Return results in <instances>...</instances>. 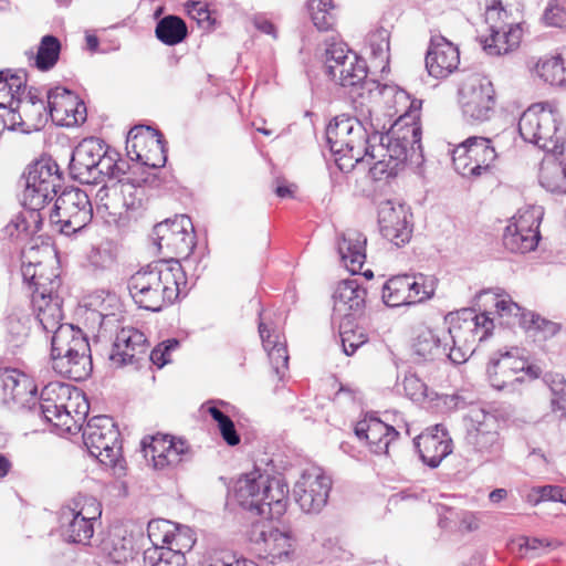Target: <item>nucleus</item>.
<instances>
[{
	"label": "nucleus",
	"mask_w": 566,
	"mask_h": 566,
	"mask_svg": "<svg viewBox=\"0 0 566 566\" xmlns=\"http://www.w3.org/2000/svg\"><path fill=\"white\" fill-rule=\"evenodd\" d=\"M493 327V318L486 313L476 314L472 308H462L450 315L447 331L424 329L418 334L412 345L415 361L465 363L474 352L476 336L480 342L484 340Z\"/></svg>",
	"instance_id": "obj_1"
},
{
	"label": "nucleus",
	"mask_w": 566,
	"mask_h": 566,
	"mask_svg": "<svg viewBox=\"0 0 566 566\" xmlns=\"http://www.w3.org/2000/svg\"><path fill=\"white\" fill-rule=\"evenodd\" d=\"M186 273L177 259L158 260L134 273L127 289L134 303L143 310L159 312L187 294Z\"/></svg>",
	"instance_id": "obj_2"
},
{
	"label": "nucleus",
	"mask_w": 566,
	"mask_h": 566,
	"mask_svg": "<svg viewBox=\"0 0 566 566\" xmlns=\"http://www.w3.org/2000/svg\"><path fill=\"white\" fill-rule=\"evenodd\" d=\"M289 488L280 476H271L259 469L239 479L235 499L239 505L266 520H279L287 507Z\"/></svg>",
	"instance_id": "obj_3"
},
{
	"label": "nucleus",
	"mask_w": 566,
	"mask_h": 566,
	"mask_svg": "<svg viewBox=\"0 0 566 566\" xmlns=\"http://www.w3.org/2000/svg\"><path fill=\"white\" fill-rule=\"evenodd\" d=\"M50 355L52 368L64 378L83 381L93 370L90 343L84 333L72 324L54 329Z\"/></svg>",
	"instance_id": "obj_4"
},
{
	"label": "nucleus",
	"mask_w": 566,
	"mask_h": 566,
	"mask_svg": "<svg viewBox=\"0 0 566 566\" xmlns=\"http://www.w3.org/2000/svg\"><path fill=\"white\" fill-rule=\"evenodd\" d=\"M126 163L118 153L105 147L96 137L83 139L72 151L70 175L81 184L97 185L107 177L117 178Z\"/></svg>",
	"instance_id": "obj_5"
},
{
	"label": "nucleus",
	"mask_w": 566,
	"mask_h": 566,
	"mask_svg": "<svg viewBox=\"0 0 566 566\" xmlns=\"http://www.w3.org/2000/svg\"><path fill=\"white\" fill-rule=\"evenodd\" d=\"M107 184L96 193L97 212L102 213L106 222L118 227L128 221V211L136 210L144 199V185L148 182V176H126L125 166L117 178L107 177Z\"/></svg>",
	"instance_id": "obj_6"
},
{
	"label": "nucleus",
	"mask_w": 566,
	"mask_h": 566,
	"mask_svg": "<svg viewBox=\"0 0 566 566\" xmlns=\"http://www.w3.org/2000/svg\"><path fill=\"white\" fill-rule=\"evenodd\" d=\"M521 137L546 153L562 155L566 140L559 113L549 103L531 105L520 117Z\"/></svg>",
	"instance_id": "obj_7"
},
{
	"label": "nucleus",
	"mask_w": 566,
	"mask_h": 566,
	"mask_svg": "<svg viewBox=\"0 0 566 566\" xmlns=\"http://www.w3.org/2000/svg\"><path fill=\"white\" fill-rule=\"evenodd\" d=\"M411 117L415 118L411 114L400 116L386 134H381L379 129L374 132L373 138L376 143L371 147L370 159L388 157L390 163L399 167L408 159L416 164L422 159L421 129L415 123H408L407 119Z\"/></svg>",
	"instance_id": "obj_8"
},
{
	"label": "nucleus",
	"mask_w": 566,
	"mask_h": 566,
	"mask_svg": "<svg viewBox=\"0 0 566 566\" xmlns=\"http://www.w3.org/2000/svg\"><path fill=\"white\" fill-rule=\"evenodd\" d=\"M102 515V505L93 496L78 495L60 513V532L67 543L88 545L94 524Z\"/></svg>",
	"instance_id": "obj_9"
},
{
	"label": "nucleus",
	"mask_w": 566,
	"mask_h": 566,
	"mask_svg": "<svg viewBox=\"0 0 566 566\" xmlns=\"http://www.w3.org/2000/svg\"><path fill=\"white\" fill-rule=\"evenodd\" d=\"M488 378L490 385L496 390L515 391L517 386L526 379H536L541 368L530 365L520 355L518 348L493 354L488 364Z\"/></svg>",
	"instance_id": "obj_10"
},
{
	"label": "nucleus",
	"mask_w": 566,
	"mask_h": 566,
	"mask_svg": "<svg viewBox=\"0 0 566 566\" xmlns=\"http://www.w3.org/2000/svg\"><path fill=\"white\" fill-rule=\"evenodd\" d=\"M50 222L59 227L65 235L77 233L93 218V208L88 195L77 187H66L56 197L49 213Z\"/></svg>",
	"instance_id": "obj_11"
},
{
	"label": "nucleus",
	"mask_w": 566,
	"mask_h": 566,
	"mask_svg": "<svg viewBox=\"0 0 566 566\" xmlns=\"http://www.w3.org/2000/svg\"><path fill=\"white\" fill-rule=\"evenodd\" d=\"M325 69L332 81L344 88H349L350 93L363 87L367 78L366 61L343 42L327 44Z\"/></svg>",
	"instance_id": "obj_12"
},
{
	"label": "nucleus",
	"mask_w": 566,
	"mask_h": 566,
	"mask_svg": "<svg viewBox=\"0 0 566 566\" xmlns=\"http://www.w3.org/2000/svg\"><path fill=\"white\" fill-rule=\"evenodd\" d=\"M83 441L90 454L101 463L116 467L122 454L119 431L108 416H95L83 428Z\"/></svg>",
	"instance_id": "obj_13"
},
{
	"label": "nucleus",
	"mask_w": 566,
	"mask_h": 566,
	"mask_svg": "<svg viewBox=\"0 0 566 566\" xmlns=\"http://www.w3.org/2000/svg\"><path fill=\"white\" fill-rule=\"evenodd\" d=\"M73 395L75 400L81 398V394L71 385L52 381L43 387L40 401L30 408L46 422L70 432L73 421L70 410Z\"/></svg>",
	"instance_id": "obj_14"
},
{
	"label": "nucleus",
	"mask_w": 566,
	"mask_h": 566,
	"mask_svg": "<svg viewBox=\"0 0 566 566\" xmlns=\"http://www.w3.org/2000/svg\"><path fill=\"white\" fill-rule=\"evenodd\" d=\"M494 142L486 137L472 136L452 151L454 169L463 177H480L489 171L497 158Z\"/></svg>",
	"instance_id": "obj_15"
},
{
	"label": "nucleus",
	"mask_w": 566,
	"mask_h": 566,
	"mask_svg": "<svg viewBox=\"0 0 566 566\" xmlns=\"http://www.w3.org/2000/svg\"><path fill=\"white\" fill-rule=\"evenodd\" d=\"M459 103L468 119L489 120L495 107V92L491 81L480 74H470L459 88Z\"/></svg>",
	"instance_id": "obj_16"
},
{
	"label": "nucleus",
	"mask_w": 566,
	"mask_h": 566,
	"mask_svg": "<svg viewBox=\"0 0 566 566\" xmlns=\"http://www.w3.org/2000/svg\"><path fill=\"white\" fill-rule=\"evenodd\" d=\"M436 290V280L422 273L397 275L382 286V301L389 307L411 305L430 298Z\"/></svg>",
	"instance_id": "obj_17"
},
{
	"label": "nucleus",
	"mask_w": 566,
	"mask_h": 566,
	"mask_svg": "<svg viewBox=\"0 0 566 566\" xmlns=\"http://www.w3.org/2000/svg\"><path fill=\"white\" fill-rule=\"evenodd\" d=\"M543 211L541 207H528L518 210L503 234V245L513 253H526L535 250L538 244L539 224Z\"/></svg>",
	"instance_id": "obj_18"
},
{
	"label": "nucleus",
	"mask_w": 566,
	"mask_h": 566,
	"mask_svg": "<svg viewBox=\"0 0 566 566\" xmlns=\"http://www.w3.org/2000/svg\"><path fill=\"white\" fill-rule=\"evenodd\" d=\"M467 444L483 461H491L501 455L503 442L496 430V420L492 415L479 413L472 419L465 436Z\"/></svg>",
	"instance_id": "obj_19"
},
{
	"label": "nucleus",
	"mask_w": 566,
	"mask_h": 566,
	"mask_svg": "<svg viewBox=\"0 0 566 566\" xmlns=\"http://www.w3.org/2000/svg\"><path fill=\"white\" fill-rule=\"evenodd\" d=\"M332 480L321 469L304 472L294 485V497L305 513H318L326 505Z\"/></svg>",
	"instance_id": "obj_20"
},
{
	"label": "nucleus",
	"mask_w": 566,
	"mask_h": 566,
	"mask_svg": "<svg viewBox=\"0 0 566 566\" xmlns=\"http://www.w3.org/2000/svg\"><path fill=\"white\" fill-rule=\"evenodd\" d=\"M412 213L403 203L391 200L381 202L378 210V223L381 235L397 248L405 245L412 234Z\"/></svg>",
	"instance_id": "obj_21"
},
{
	"label": "nucleus",
	"mask_w": 566,
	"mask_h": 566,
	"mask_svg": "<svg viewBox=\"0 0 566 566\" xmlns=\"http://www.w3.org/2000/svg\"><path fill=\"white\" fill-rule=\"evenodd\" d=\"M142 449L145 458L150 459L154 468L158 470L176 467L189 454L186 441L175 440L167 434L145 437L142 440Z\"/></svg>",
	"instance_id": "obj_22"
},
{
	"label": "nucleus",
	"mask_w": 566,
	"mask_h": 566,
	"mask_svg": "<svg viewBox=\"0 0 566 566\" xmlns=\"http://www.w3.org/2000/svg\"><path fill=\"white\" fill-rule=\"evenodd\" d=\"M46 98L49 114L57 124L71 127L86 120V106L72 91L56 86L48 91Z\"/></svg>",
	"instance_id": "obj_23"
},
{
	"label": "nucleus",
	"mask_w": 566,
	"mask_h": 566,
	"mask_svg": "<svg viewBox=\"0 0 566 566\" xmlns=\"http://www.w3.org/2000/svg\"><path fill=\"white\" fill-rule=\"evenodd\" d=\"M147 347V338L143 332L134 327H124L116 334L109 360L117 367L137 366L145 358Z\"/></svg>",
	"instance_id": "obj_24"
},
{
	"label": "nucleus",
	"mask_w": 566,
	"mask_h": 566,
	"mask_svg": "<svg viewBox=\"0 0 566 566\" xmlns=\"http://www.w3.org/2000/svg\"><path fill=\"white\" fill-rule=\"evenodd\" d=\"M356 437L365 441L375 454H388L389 446L399 432L374 415H366L354 428Z\"/></svg>",
	"instance_id": "obj_25"
},
{
	"label": "nucleus",
	"mask_w": 566,
	"mask_h": 566,
	"mask_svg": "<svg viewBox=\"0 0 566 566\" xmlns=\"http://www.w3.org/2000/svg\"><path fill=\"white\" fill-rule=\"evenodd\" d=\"M59 286L56 279L49 281V289L32 294V306L36 314V321L45 333H54L63 319L62 300L54 294Z\"/></svg>",
	"instance_id": "obj_26"
},
{
	"label": "nucleus",
	"mask_w": 566,
	"mask_h": 566,
	"mask_svg": "<svg viewBox=\"0 0 566 566\" xmlns=\"http://www.w3.org/2000/svg\"><path fill=\"white\" fill-rule=\"evenodd\" d=\"M460 63L459 49L443 36L431 38L426 55L428 73L436 78H444L453 73Z\"/></svg>",
	"instance_id": "obj_27"
},
{
	"label": "nucleus",
	"mask_w": 566,
	"mask_h": 566,
	"mask_svg": "<svg viewBox=\"0 0 566 566\" xmlns=\"http://www.w3.org/2000/svg\"><path fill=\"white\" fill-rule=\"evenodd\" d=\"M104 560L101 566H138L134 537L122 527H115L102 543Z\"/></svg>",
	"instance_id": "obj_28"
},
{
	"label": "nucleus",
	"mask_w": 566,
	"mask_h": 566,
	"mask_svg": "<svg viewBox=\"0 0 566 566\" xmlns=\"http://www.w3.org/2000/svg\"><path fill=\"white\" fill-rule=\"evenodd\" d=\"M380 128L379 124H375L371 118L370 109L361 112L356 117L348 145L347 158L354 160L355 164L365 161V158H371L376 140H374V132Z\"/></svg>",
	"instance_id": "obj_29"
},
{
	"label": "nucleus",
	"mask_w": 566,
	"mask_h": 566,
	"mask_svg": "<svg viewBox=\"0 0 566 566\" xmlns=\"http://www.w3.org/2000/svg\"><path fill=\"white\" fill-rule=\"evenodd\" d=\"M36 387L25 374L12 368H0V402L24 406L30 398H35Z\"/></svg>",
	"instance_id": "obj_30"
},
{
	"label": "nucleus",
	"mask_w": 566,
	"mask_h": 566,
	"mask_svg": "<svg viewBox=\"0 0 566 566\" xmlns=\"http://www.w3.org/2000/svg\"><path fill=\"white\" fill-rule=\"evenodd\" d=\"M365 300L366 290L356 279L339 282L333 294L334 316L349 319L359 315L365 306Z\"/></svg>",
	"instance_id": "obj_31"
},
{
	"label": "nucleus",
	"mask_w": 566,
	"mask_h": 566,
	"mask_svg": "<svg viewBox=\"0 0 566 566\" xmlns=\"http://www.w3.org/2000/svg\"><path fill=\"white\" fill-rule=\"evenodd\" d=\"M251 539L256 544H262L260 548V559L271 557V555H285L296 553L294 542L287 532H281L277 528L265 526L262 523H255L252 526Z\"/></svg>",
	"instance_id": "obj_32"
},
{
	"label": "nucleus",
	"mask_w": 566,
	"mask_h": 566,
	"mask_svg": "<svg viewBox=\"0 0 566 566\" xmlns=\"http://www.w3.org/2000/svg\"><path fill=\"white\" fill-rule=\"evenodd\" d=\"M486 35L478 38L483 51L490 56L509 54L520 46L522 28L520 24H510V28H488Z\"/></svg>",
	"instance_id": "obj_33"
},
{
	"label": "nucleus",
	"mask_w": 566,
	"mask_h": 566,
	"mask_svg": "<svg viewBox=\"0 0 566 566\" xmlns=\"http://www.w3.org/2000/svg\"><path fill=\"white\" fill-rule=\"evenodd\" d=\"M366 237L355 229L344 231L337 241L340 262L352 274L358 273L366 261Z\"/></svg>",
	"instance_id": "obj_34"
},
{
	"label": "nucleus",
	"mask_w": 566,
	"mask_h": 566,
	"mask_svg": "<svg viewBox=\"0 0 566 566\" xmlns=\"http://www.w3.org/2000/svg\"><path fill=\"white\" fill-rule=\"evenodd\" d=\"M357 116H349L346 114H342L336 116L333 122H331L326 128V140L331 151L334 155H339V158H336V163L340 169L346 167H354V164L349 165L338 163L343 158H347L348 154V145L350 139V132L353 129L354 123Z\"/></svg>",
	"instance_id": "obj_35"
},
{
	"label": "nucleus",
	"mask_w": 566,
	"mask_h": 566,
	"mask_svg": "<svg viewBox=\"0 0 566 566\" xmlns=\"http://www.w3.org/2000/svg\"><path fill=\"white\" fill-rule=\"evenodd\" d=\"M142 129V127H134L128 132L126 140V149L128 155L130 158H133L132 155L134 154L136 159L142 161V164L146 167H163L167 160L164 136L156 129L147 128L148 132H151V143L155 145V151L157 153L156 158H153L150 155H144L137 150V147L145 143V136L140 133Z\"/></svg>",
	"instance_id": "obj_36"
},
{
	"label": "nucleus",
	"mask_w": 566,
	"mask_h": 566,
	"mask_svg": "<svg viewBox=\"0 0 566 566\" xmlns=\"http://www.w3.org/2000/svg\"><path fill=\"white\" fill-rule=\"evenodd\" d=\"M451 439L438 433H421L415 439V447L421 461L431 469L439 467L441 461L452 452Z\"/></svg>",
	"instance_id": "obj_37"
},
{
	"label": "nucleus",
	"mask_w": 566,
	"mask_h": 566,
	"mask_svg": "<svg viewBox=\"0 0 566 566\" xmlns=\"http://www.w3.org/2000/svg\"><path fill=\"white\" fill-rule=\"evenodd\" d=\"M153 240L158 250L176 255L188 256L196 247L195 234H179L169 232L167 224H156L153 229Z\"/></svg>",
	"instance_id": "obj_38"
},
{
	"label": "nucleus",
	"mask_w": 566,
	"mask_h": 566,
	"mask_svg": "<svg viewBox=\"0 0 566 566\" xmlns=\"http://www.w3.org/2000/svg\"><path fill=\"white\" fill-rule=\"evenodd\" d=\"M259 334L262 345L268 352L270 364L273 371L282 380L289 369V353L286 344L280 340L279 335L272 334L268 325L261 319L259 323Z\"/></svg>",
	"instance_id": "obj_39"
},
{
	"label": "nucleus",
	"mask_w": 566,
	"mask_h": 566,
	"mask_svg": "<svg viewBox=\"0 0 566 566\" xmlns=\"http://www.w3.org/2000/svg\"><path fill=\"white\" fill-rule=\"evenodd\" d=\"M25 182L32 187H43L44 190H53L57 192L61 187L62 175L59 166L52 160H39L28 167L24 174Z\"/></svg>",
	"instance_id": "obj_40"
},
{
	"label": "nucleus",
	"mask_w": 566,
	"mask_h": 566,
	"mask_svg": "<svg viewBox=\"0 0 566 566\" xmlns=\"http://www.w3.org/2000/svg\"><path fill=\"white\" fill-rule=\"evenodd\" d=\"M32 106V103L21 102V99H19L12 106L2 107L6 109V114L2 115L3 127H7L10 130L30 133L31 129L35 127V124H30V122H39L33 114H30L29 108Z\"/></svg>",
	"instance_id": "obj_41"
},
{
	"label": "nucleus",
	"mask_w": 566,
	"mask_h": 566,
	"mask_svg": "<svg viewBox=\"0 0 566 566\" xmlns=\"http://www.w3.org/2000/svg\"><path fill=\"white\" fill-rule=\"evenodd\" d=\"M539 184L553 193H566V164L557 159H547L539 169Z\"/></svg>",
	"instance_id": "obj_42"
},
{
	"label": "nucleus",
	"mask_w": 566,
	"mask_h": 566,
	"mask_svg": "<svg viewBox=\"0 0 566 566\" xmlns=\"http://www.w3.org/2000/svg\"><path fill=\"white\" fill-rule=\"evenodd\" d=\"M156 38L166 45H176L188 35L186 22L178 15H166L157 22Z\"/></svg>",
	"instance_id": "obj_43"
},
{
	"label": "nucleus",
	"mask_w": 566,
	"mask_h": 566,
	"mask_svg": "<svg viewBox=\"0 0 566 566\" xmlns=\"http://www.w3.org/2000/svg\"><path fill=\"white\" fill-rule=\"evenodd\" d=\"M484 15L488 28L505 29L516 24L510 0H486Z\"/></svg>",
	"instance_id": "obj_44"
},
{
	"label": "nucleus",
	"mask_w": 566,
	"mask_h": 566,
	"mask_svg": "<svg viewBox=\"0 0 566 566\" xmlns=\"http://www.w3.org/2000/svg\"><path fill=\"white\" fill-rule=\"evenodd\" d=\"M61 53L60 40L51 34L42 36L38 52L34 56V64L40 71H49L55 66Z\"/></svg>",
	"instance_id": "obj_45"
},
{
	"label": "nucleus",
	"mask_w": 566,
	"mask_h": 566,
	"mask_svg": "<svg viewBox=\"0 0 566 566\" xmlns=\"http://www.w3.org/2000/svg\"><path fill=\"white\" fill-rule=\"evenodd\" d=\"M307 8L317 30L328 31L335 25L336 7L332 0H310Z\"/></svg>",
	"instance_id": "obj_46"
},
{
	"label": "nucleus",
	"mask_w": 566,
	"mask_h": 566,
	"mask_svg": "<svg viewBox=\"0 0 566 566\" xmlns=\"http://www.w3.org/2000/svg\"><path fill=\"white\" fill-rule=\"evenodd\" d=\"M144 566H186L182 554L171 552L168 546H149L144 551Z\"/></svg>",
	"instance_id": "obj_47"
},
{
	"label": "nucleus",
	"mask_w": 566,
	"mask_h": 566,
	"mask_svg": "<svg viewBox=\"0 0 566 566\" xmlns=\"http://www.w3.org/2000/svg\"><path fill=\"white\" fill-rule=\"evenodd\" d=\"M45 213L39 208H24V211L15 216L8 224V230L13 227L19 233L35 234L41 230Z\"/></svg>",
	"instance_id": "obj_48"
},
{
	"label": "nucleus",
	"mask_w": 566,
	"mask_h": 566,
	"mask_svg": "<svg viewBox=\"0 0 566 566\" xmlns=\"http://www.w3.org/2000/svg\"><path fill=\"white\" fill-rule=\"evenodd\" d=\"M496 314L501 325L522 327V317L528 318L530 312H523L522 307L511 298H501L495 302Z\"/></svg>",
	"instance_id": "obj_49"
},
{
	"label": "nucleus",
	"mask_w": 566,
	"mask_h": 566,
	"mask_svg": "<svg viewBox=\"0 0 566 566\" xmlns=\"http://www.w3.org/2000/svg\"><path fill=\"white\" fill-rule=\"evenodd\" d=\"M349 324L350 321L346 319L339 326L343 350L347 356H352L368 339L361 327L352 328Z\"/></svg>",
	"instance_id": "obj_50"
},
{
	"label": "nucleus",
	"mask_w": 566,
	"mask_h": 566,
	"mask_svg": "<svg viewBox=\"0 0 566 566\" xmlns=\"http://www.w3.org/2000/svg\"><path fill=\"white\" fill-rule=\"evenodd\" d=\"M389 40L390 31L384 27H379L368 34L367 41L370 54L380 63H387L389 59Z\"/></svg>",
	"instance_id": "obj_51"
},
{
	"label": "nucleus",
	"mask_w": 566,
	"mask_h": 566,
	"mask_svg": "<svg viewBox=\"0 0 566 566\" xmlns=\"http://www.w3.org/2000/svg\"><path fill=\"white\" fill-rule=\"evenodd\" d=\"M536 71L538 75L547 83L553 85H564L563 57L562 54L541 61Z\"/></svg>",
	"instance_id": "obj_52"
},
{
	"label": "nucleus",
	"mask_w": 566,
	"mask_h": 566,
	"mask_svg": "<svg viewBox=\"0 0 566 566\" xmlns=\"http://www.w3.org/2000/svg\"><path fill=\"white\" fill-rule=\"evenodd\" d=\"M208 412L218 423L222 439L231 447L239 444L241 439L231 418L223 413L217 406H210Z\"/></svg>",
	"instance_id": "obj_53"
},
{
	"label": "nucleus",
	"mask_w": 566,
	"mask_h": 566,
	"mask_svg": "<svg viewBox=\"0 0 566 566\" xmlns=\"http://www.w3.org/2000/svg\"><path fill=\"white\" fill-rule=\"evenodd\" d=\"M57 195L53 190H44L43 187H32L31 184L24 182L22 192V205L24 208H39L44 210L45 205Z\"/></svg>",
	"instance_id": "obj_54"
},
{
	"label": "nucleus",
	"mask_w": 566,
	"mask_h": 566,
	"mask_svg": "<svg viewBox=\"0 0 566 566\" xmlns=\"http://www.w3.org/2000/svg\"><path fill=\"white\" fill-rule=\"evenodd\" d=\"M115 261V256L109 248L94 247L87 254L86 268L97 274L109 269Z\"/></svg>",
	"instance_id": "obj_55"
},
{
	"label": "nucleus",
	"mask_w": 566,
	"mask_h": 566,
	"mask_svg": "<svg viewBox=\"0 0 566 566\" xmlns=\"http://www.w3.org/2000/svg\"><path fill=\"white\" fill-rule=\"evenodd\" d=\"M521 321L524 329L534 331L541 334L544 339L553 337L559 332L557 323L543 318L535 313L530 312L528 318L522 317Z\"/></svg>",
	"instance_id": "obj_56"
},
{
	"label": "nucleus",
	"mask_w": 566,
	"mask_h": 566,
	"mask_svg": "<svg viewBox=\"0 0 566 566\" xmlns=\"http://www.w3.org/2000/svg\"><path fill=\"white\" fill-rule=\"evenodd\" d=\"M195 543L196 539L190 528L177 527L175 525V528L171 531L168 548H170L171 552L182 554L186 557V553L191 551Z\"/></svg>",
	"instance_id": "obj_57"
},
{
	"label": "nucleus",
	"mask_w": 566,
	"mask_h": 566,
	"mask_svg": "<svg viewBox=\"0 0 566 566\" xmlns=\"http://www.w3.org/2000/svg\"><path fill=\"white\" fill-rule=\"evenodd\" d=\"M172 528H175V525L169 521H150L147 526V533L151 546H168Z\"/></svg>",
	"instance_id": "obj_58"
},
{
	"label": "nucleus",
	"mask_w": 566,
	"mask_h": 566,
	"mask_svg": "<svg viewBox=\"0 0 566 566\" xmlns=\"http://www.w3.org/2000/svg\"><path fill=\"white\" fill-rule=\"evenodd\" d=\"M553 398L552 407L554 411H560L562 416H566V381L562 375L547 377Z\"/></svg>",
	"instance_id": "obj_59"
},
{
	"label": "nucleus",
	"mask_w": 566,
	"mask_h": 566,
	"mask_svg": "<svg viewBox=\"0 0 566 566\" xmlns=\"http://www.w3.org/2000/svg\"><path fill=\"white\" fill-rule=\"evenodd\" d=\"M368 164H373L369 167V174L375 180H381L388 177H395L398 171L401 169L399 166H395V163H390L391 160L388 157H377L376 159H370L368 157L365 158Z\"/></svg>",
	"instance_id": "obj_60"
},
{
	"label": "nucleus",
	"mask_w": 566,
	"mask_h": 566,
	"mask_svg": "<svg viewBox=\"0 0 566 566\" xmlns=\"http://www.w3.org/2000/svg\"><path fill=\"white\" fill-rule=\"evenodd\" d=\"M179 347V340L169 338L159 343L149 354L150 361L158 368L170 363V354Z\"/></svg>",
	"instance_id": "obj_61"
},
{
	"label": "nucleus",
	"mask_w": 566,
	"mask_h": 566,
	"mask_svg": "<svg viewBox=\"0 0 566 566\" xmlns=\"http://www.w3.org/2000/svg\"><path fill=\"white\" fill-rule=\"evenodd\" d=\"M530 496H535L534 504L542 501H554L566 504V488L559 485H543L534 488Z\"/></svg>",
	"instance_id": "obj_62"
},
{
	"label": "nucleus",
	"mask_w": 566,
	"mask_h": 566,
	"mask_svg": "<svg viewBox=\"0 0 566 566\" xmlns=\"http://www.w3.org/2000/svg\"><path fill=\"white\" fill-rule=\"evenodd\" d=\"M323 555L329 563L348 562L352 553L347 551L338 538H326L322 543Z\"/></svg>",
	"instance_id": "obj_63"
},
{
	"label": "nucleus",
	"mask_w": 566,
	"mask_h": 566,
	"mask_svg": "<svg viewBox=\"0 0 566 566\" xmlns=\"http://www.w3.org/2000/svg\"><path fill=\"white\" fill-rule=\"evenodd\" d=\"M234 563V553L228 549H209L199 560V566H231Z\"/></svg>",
	"instance_id": "obj_64"
}]
</instances>
